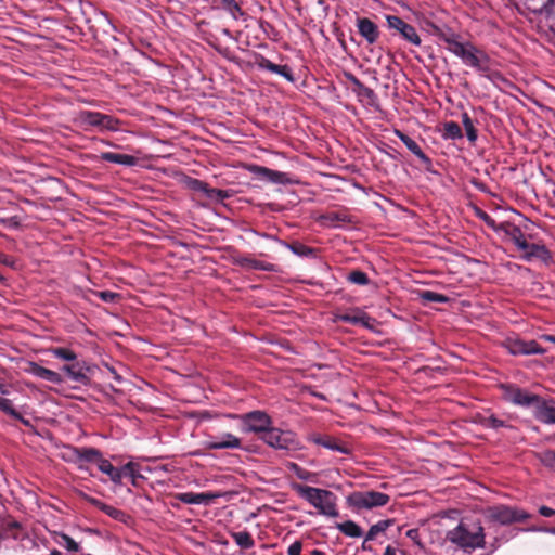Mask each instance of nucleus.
Listing matches in <instances>:
<instances>
[{
	"mask_svg": "<svg viewBox=\"0 0 555 555\" xmlns=\"http://www.w3.org/2000/svg\"><path fill=\"white\" fill-rule=\"evenodd\" d=\"M477 216L485 221V223L490 227L491 229L493 230H496L498 231V227L496 223H495V220L490 217L486 211L481 210V209H478L477 210Z\"/></svg>",
	"mask_w": 555,
	"mask_h": 555,
	"instance_id": "58",
	"label": "nucleus"
},
{
	"mask_svg": "<svg viewBox=\"0 0 555 555\" xmlns=\"http://www.w3.org/2000/svg\"><path fill=\"white\" fill-rule=\"evenodd\" d=\"M357 28L360 36L369 43L374 44L380 35L378 26L367 17L357 18Z\"/></svg>",
	"mask_w": 555,
	"mask_h": 555,
	"instance_id": "13",
	"label": "nucleus"
},
{
	"mask_svg": "<svg viewBox=\"0 0 555 555\" xmlns=\"http://www.w3.org/2000/svg\"><path fill=\"white\" fill-rule=\"evenodd\" d=\"M13 418L20 421L26 427H33L31 422L29 420L23 417V415L20 412H17V416H13Z\"/></svg>",
	"mask_w": 555,
	"mask_h": 555,
	"instance_id": "64",
	"label": "nucleus"
},
{
	"mask_svg": "<svg viewBox=\"0 0 555 555\" xmlns=\"http://www.w3.org/2000/svg\"><path fill=\"white\" fill-rule=\"evenodd\" d=\"M360 312H361L360 309H354L350 312L338 314L337 318L341 322L349 323L352 325H358V318H359Z\"/></svg>",
	"mask_w": 555,
	"mask_h": 555,
	"instance_id": "51",
	"label": "nucleus"
},
{
	"mask_svg": "<svg viewBox=\"0 0 555 555\" xmlns=\"http://www.w3.org/2000/svg\"><path fill=\"white\" fill-rule=\"evenodd\" d=\"M231 538L234 540V542L244 550H249L254 547L255 541L251 537V534L246 531H238V532H232Z\"/></svg>",
	"mask_w": 555,
	"mask_h": 555,
	"instance_id": "31",
	"label": "nucleus"
},
{
	"mask_svg": "<svg viewBox=\"0 0 555 555\" xmlns=\"http://www.w3.org/2000/svg\"><path fill=\"white\" fill-rule=\"evenodd\" d=\"M405 535L411 539L416 545L422 547V543L420 540V531L416 528L410 529L406 531Z\"/></svg>",
	"mask_w": 555,
	"mask_h": 555,
	"instance_id": "59",
	"label": "nucleus"
},
{
	"mask_svg": "<svg viewBox=\"0 0 555 555\" xmlns=\"http://www.w3.org/2000/svg\"><path fill=\"white\" fill-rule=\"evenodd\" d=\"M347 281L357 285H367L370 279L367 274L361 270H352L347 274Z\"/></svg>",
	"mask_w": 555,
	"mask_h": 555,
	"instance_id": "43",
	"label": "nucleus"
},
{
	"mask_svg": "<svg viewBox=\"0 0 555 555\" xmlns=\"http://www.w3.org/2000/svg\"><path fill=\"white\" fill-rule=\"evenodd\" d=\"M25 371L38 378L50 382L52 384H62L63 377L60 373L52 371L50 369L43 367L36 362H29Z\"/></svg>",
	"mask_w": 555,
	"mask_h": 555,
	"instance_id": "14",
	"label": "nucleus"
},
{
	"mask_svg": "<svg viewBox=\"0 0 555 555\" xmlns=\"http://www.w3.org/2000/svg\"><path fill=\"white\" fill-rule=\"evenodd\" d=\"M352 91L359 96V98H365L370 102H373L376 99V93L373 89L366 87L364 83H362L358 89H352Z\"/></svg>",
	"mask_w": 555,
	"mask_h": 555,
	"instance_id": "50",
	"label": "nucleus"
},
{
	"mask_svg": "<svg viewBox=\"0 0 555 555\" xmlns=\"http://www.w3.org/2000/svg\"><path fill=\"white\" fill-rule=\"evenodd\" d=\"M184 182L190 190L206 194L208 183L192 177H186Z\"/></svg>",
	"mask_w": 555,
	"mask_h": 555,
	"instance_id": "47",
	"label": "nucleus"
},
{
	"mask_svg": "<svg viewBox=\"0 0 555 555\" xmlns=\"http://www.w3.org/2000/svg\"><path fill=\"white\" fill-rule=\"evenodd\" d=\"M346 78L349 79L351 81V83L353 85V88L352 89H358L363 82L361 80H359L353 74L351 73H346L345 74Z\"/></svg>",
	"mask_w": 555,
	"mask_h": 555,
	"instance_id": "62",
	"label": "nucleus"
},
{
	"mask_svg": "<svg viewBox=\"0 0 555 555\" xmlns=\"http://www.w3.org/2000/svg\"><path fill=\"white\" fill-rule=\"evenodd\" d=\"M236 263L241 267L254 269V270H263V271H274V264L269 262H263L250 257H241L236 259Z\"/></svg>",
	"mask_w": 555,
	"mask_h": 555,
	"instance_id": "27",
	"label": "nucleus"
},
{
	"mask_svg": "<svg viewBox=\"0 0 555 555\" xmlns=\"http://www.w3.org/2000/svg\"><path fill=\"white\" fill-rule=\"evenodd\" d=\"M241 444V439L230 433L223 434L221 437H210L206 443L209 450L240 449Z\"/></svg>",
	"mask_w": 555,
	"mask_h": 555,
	"instance_id": "15",
	"label": "nucleus"
},
{
	"mask_svg": "<svg viewBox=\"0 0 555 555\" xmlns=\"http://www.w3.org/2000/svg\"><path fill=\"white\" fill-rule=\"evenodd\" d=\"M0 224L8 229L17 230L22 227V219L18 216L0 217Z\"/></svg>",
	"mask_w": 555,
	"mask_h": 555,
	"instance_id": "49",
	"label": "nucleus"
},
{
	"mask_svg": "<svg viewBox=\"0 0 555 555\" xmlns=\"http://www.w3.org/2000/svg\"><path fill=\"white\" fill-rule=\"evenodd\" d=\"M287 467L301 480L314 481L317 477L315 473L302 468L297 463L291 462L288 463Z\"/></svg>",
	"mask_w": 555,
	"mask_h": 555,
	"instance_id": "40",
	"label": "nucleus"
},
{
	"mask_svg": "<svg viewBox=\"0 0 555 555\" xmlns=\"http://www.w3.org/2000/svg\"><path fill=\"white\" fill-rule=\"evenodd\" d=\"M396 134L406 146V149L413 153L426 168L431 166V159L422 151L420 145L412 138L400 130H396Z\"/></svg>",
	"mask_w": 555,
	"mask_h": 555,
	"instance_id": "22",
	"label": "nucleus"
},
{
	"mask_svg": "<svg viewBox=\"0 0 555 555\" xmlns=\"http://www.w3.org/2000/svg\"><path fill=\"white\" fill-rule=\"evenodd\" d=\"M102 113L92 111H81L76 117V122L83 130H88L90 127H96L101 129Z\"/></svg>",
	"mask_w": 555,
	"mask_h": 555,
	"instance_id": "23",
	"label": "nucleus"
},
{
	"mask_svg": "<svg viewBox=\"0 0 555 555\" xmlns=\"http://www.w3.org/2000/svg\"><path fill=\"white\" fill-rule=\"evenodd\" d=\"M535 457L542 465L555 472V449L537 452Z\"/></svg>",
	"mask_w": 555,
	"mask_h": 555,
	"instance_id": "36",
	"label": "nucleus"
},
{
	"mask_svg": "<svg viewBox=\"0 0 555 555\" xmlns=\"http://www.w3.org/2000/svg\"><path fill=\"white\" fill-rule=\"evenodd\" d=\"M311 441L318 446H322L328 450L337 451L341 454H349L351 449L348 444L340 442L334 437L331 436H322V435H312Z\"/></svg>",
	"mask_w": 555,
	"mask_h": 555,
	"instance_id": "19",
	"label": "nucleus"
},
{
	"mask_svg": "<svg viewBox=\"0 0 555 555\" xmlns=\"http://www.w3.org/2000/svg\"><path fill=\"white\" fill-rule=\"evenodd\" d=\"M534 416L544 424H555V400L542 398L537 410H534Z\"/></svg>",
	"mask_w": 555,
	"mask_h": 555,
	"instance_id": "20",
	"label": "nucleus"
},
{
	"mask_svg": "<svg viewBox=\"0 0 555 555\" xmlns=\"http://www.w3.org/2000/svg\"><path fill=\"white\" fill-rule=\"evenodd\" d=\"M79 498L82 499L85 502L91 504L92 506L99 508L100 511H102L103 513H105L107 516L112 517L115 520H122V518L125 517V513L121 509L108 505L85 492H79Z\"/></svg>",
	"mask_w": 555,
	"mask_h": 555,
	"instance_id": "16",
	"label": "nucleus"
},
{
	"mask_svg": "<svg viewBox=\"0 0 555 555\" xmlns=\"http://www.w3.org/2000/svg\"><path fill=\"white\" fill-rule=\"evenodd\" d=\"M386 22L388 28L395 31L393 35L401 36L402 39L413 46H421L422 39L413 25L408 24L397 15H386Z\"/></svg>",
	"mask_w": 555,
	"mask_h": 555,
	"instance_id": "8",
	"label": "nucleus"
},
{
	"mask_svg": "<svg viewBox=\"0 0 555 555\" xmlns=\"http://www.w3.org/2000/svg\"><path fill=\"white\" fill-rule=\"evenodd\" d=\"M250 171L253 173H255L256 176H258L259 178L266 179L273 183L285 184V183L289 182L287 173L278 171V170H273L268 167L254 165V166H251Z\"/></svg>",
	"mask_w": 555,
	"mask_h": 555,
	"instance_id": "18",
	"label": "nucleus"
},
{
	"mask_svg": "<svg viewBox=\"0 0 555 555\" xmlns=\"http://www.w3.org/2000/svg\"><path fill=\"white\" fill-rule=\"evenodd\" d=\"M498 231H501L507 235L518 249L521 250L528 247V242L525 238V234L518 225L509 222H503L499 224Z\"/></svg>",
	"mask_w": 555,
	"mask_h": 555,
	"instance_id": "17",
	"label": "nucleus"
},
{
	"mask_svg": "<svg viewBox=\"0 0 555 555\" xmlns=\"http://www.w3.org/2000/svg\"><path fill=\"white\" fill-rule=\"evenodd\" d=\"M375 323H376L375 319L371 318L366 312L361 310L359 318H358V325H361L369 330H373Z\"/></svg>",
	"mask_w": 555,
	"mask_h": 555,
	"instance_id": "54",
	"label": "nucleus"
},
{
	"mask_svg": "<svg viewBox=\"0 0 555 555\" xmlns=\"http://www.w3.org/2000/svg\"><path fill=\"white\" fill-rule=\"evenodd\" d=\"M241 421L242 431L256 434L261 439L273 425L272 418L263 411H251L241 415H232Z\"/></svg>",
	"mask_w": 555,
	"mask_h": 555,
	"instance_id": "4",
	"label": "nucleus"
},
{
	"mask_svg": "<svg viewBox=\"0 0 555 555\" xmlns=\"http://www.w3.org/2000/svg\"><path fill=\"white\" fill-rule=\"evenodd\" d=\"M287 247L292 250L293 254L299 257H315L317 250L312 247H309L300 242H294L287 245Z\"/></svg>",
	"mask_w": 555,
	"mask_h": 555,
	"instance_id": "37",
	"label": "nucleus"
},
{
	"mask_svg": "<svg viewBox=\"0 0 555 555\" xmlns=\"http://www.w3.org/2000/svg\"><path fill=\"white\" fill-rule=\"evenodd\" d=\"M98 468L105 475H107L112 482L115 485H121V467L117 468L107 459H102L98 465Z\"/></svg>",
	"mask_w": 555,
	"mask_h": 555,
	"instance_id": "26",
	"label": "nucleus"
},
{
	"mask_svg": "<svg viewBox=\"0 0 555 555\" xmlns=\"http://www.w3.org/2000/svg\"><path fill=\"white\" fill-rule=\"evenodd\" d=\"M321 219L331 223V224H334L335 222H339V221H346L347 220V216L346 215H340L338 212H335V211H331V212H327L323 216H321Z\"/></svg>",
	"mask_w": 555,
	"mask_h": 555,
	"instance_id": "57",
	"label": "nucleus"
},
{
	"mask_svg": "<svg viewBox=\"0 0 555 555\" xmlns=\"http://www.w3.org/2000/svg\"><path fill=\"white\" fill-rule=\"evenodd\" d=\"M0 410L12 417L17 416V411L13 408L12 401L9 399L0 397Z\"/></svg>",
	"mask_w": 555,
	"mask_h": 555,
	"instance_id": "55",
	"label": "nucleus"
},
{
	"mask_svg": "<svg viewBox=\"0 0 555 555\" xmlns=\"http://www.w3.org/2000/svg\"><path fill=\"white\" fill-rule=\"evenodd\" d=\"M296 494L327 517H338L337 496L330 490L314 488L301 483H292Z\"/></svg>",
	"mask_w": 555,
	"mask_h": 555,
	"instance_id": "2",
	"label": "nucleus"
},
{
	"mask_svg": "<svg viewBox=\"0 0 555 555\" xmlns=\"http://www.w3.org/2000/svg\"><path fill=\"white\" fill-rule=\"evenodd\" d=\"M256 65L260 69H264L268 72H271L273 74H278L282 77H284L287 81L294 82L295 76L293 74L292 68L288 65H278L271 62L269 59L264 57L261 54H258L256 56Z\"/></svg>",
	"mask_w": 555,
	"mask_h": 555,
	"instance_id": "12",
	"label": "nucleus"
},
{
	"mask_svg": "<svg viewBox=\"0 0 555 555\" xmlns=\"http://www.w3.org/2000/svg\"><path fill=\"white\" fill-rule=\"evenodd\" d=\"M100 158L108 163L119 164L124 166H134L138 163L137 157L132 155L113 152H103L100 155Z\"/></svg>",
	"mask_w": 555,
	"mask_h": 555,
	"instance_id": "24",
	"label": "nucleus"
},
{
	"mask_svg": "<svg viewBox=\"0 0 555 555\" xmlns=\"http://www.w3.org/2000/svg\"><path fill=\"white\" fill-rule=\"evenodd\" d=\"M522 250L526 251L527 258L534 257L543 261H548L551 259V253L544 245L528 243V247H526V249Z\"/></svg>",
	"mask_w": 555,
	"mask_h": 555,
	"instance_id": "28",
	"label": "nucleus"
},
{
	"mask_svg": "<svg viewBox=\"0 0 555 555\" xmlns=\"http://www.w3.org/2000/svg\"><path fill=\"white\" fill-rule=\"evenodd\" d=\"M62 371L65 372L68 375V377L74 382L83 385H87L89 383V377L83 373V367L78 362L64 365L62 367Z\"/></svg>",
	"mask_w": 555,
	"mask_h": 555,
	"instance_id": "25",
	"label": "nucleus"
},
{
	"mask_svg": "<svg viewBox=\"0 0 555 555\" xmlns=\"http://www.w3.org/2000/svg\"><path fill=\"white\" fill-rule=\"evenodd\" d=\"M218 495L210 492H183L175 494V499L184 504H210Z\"/></svg>",
	"mask_w": 555,
	"mask_h": 555,
	"instance_id": "21",
	"label": "nucleus"
},
{
	"mask_svg": "<svg viewBox=\"0 0 555 555\" xmlns=\"http://www.w3.org/2000/svg\"><path fill=\"white\" fill-rule=\"evenodd\" d=\"M302 550L301 541H295L288 546L287 554L288 555H300Z\"/></svg>",
	"mask_w": 555,
	"mask_h": 555,
	"instance_id": "60",
	"label": "nucleus"
},
{
	"mask_svg": "<svg viewBox=\"0 0 555 555\" xmlns=\"http://www.w3.org/2000/svg\"><path fill=\"white\" fill-rule=\"evenodd\" d=\"M393 524V519L379 520L375 525L371 526L365 535V541L374 540L377 534L385 532Z\"/></svg>",
	"mask_w": 555,
	"mask_h": 555,
	"instance_id": "32",
	"label": "nucleus"
},
{
	"mask_svg": "<svg viewBox=\"0 0 555 555\" xmlns=\"http://www.w3.org/2000/svg\"><path fill=\"white\" fill-rule=\"evenodd\" d=\"M205 195L210 199L222 203L224 199L232 196V192L230 190L215 189L208 185Z\"/></svg>",
	"mask_w": 555,
	"mask_h": 555,
	"instance_id": "42",
	"label": "nucleus"
},
{
	"mask_svg": "<svg viewBox=\"0 0 555 555\" xmlns=\"http://www.w3.org/2000/svg\"><path fill=\"white\" fill-rule=\"evenodd\" d=\"M441 137L444 140H457L463 138V132L455 121H447L442 126Z\"/></svg>",
	"mask_w": 555,
	"mask_h": 555,
	"instance_id": "29",
	"label": "nucleus"
},
{
	"mask_svg": "<svg viewBox=\"0 0 555 555\" xmlns=\"http://www.w3.org/2000/svg\"><path fill=\"white\" fill-rule=\"evenodd\" d=\"M21 529V525L18 521L14 520L11 517H7L0 520V530L5 535H11L13 538H17V531Z\"/></svg>",
	"mask_w": 555,
	"mask_h": 555,
	"instance_id": "33",
	"label": "nucleus"
},
{
	"mask_svg": "<svg viewBox=\"0 0 555 555\" xmlns=\"http://www.w3.org/2000/svg\"><path fill=\"white\" fill-rule=\"evenodd\" d=\"M462 124L464 126L468 141L470 143H475L478 138V132L477 129L475 128L473 119L466 112L462 114Z\"/></svg>",
	"mask_w": 555,
	"mask_h": 555,
	"instance_id": "38",
	"label": "nucleus"
},
{
	"mask_svg": "<svg viewBox=\"0 0 555 555\" xmlns=\"http://www.w3.org/2000/svg\"><path fill=\"white\" fill-rule=\"evenodd\" d=\"M420 297L427 302L448 304L451 300L448 296L433 291H422L420 292Z\"/></svg>",
	"mask_w": 555,
	"mask_h": 555,
	"instance_id": "41",
	"label": "nucleus"
},
{
	"mask_svg": "<svg viewBox=\"0 0 555 555\" xmlns=\"http://www.w3.org/2000/svg\"><path fill=\"white\" fill-rule=\"evenodd\" d=\"M101 130L116 131L119 129L120 121L111 115L102 113Z\"/></svg>",
	"mask_w": 555,
	"mask_h": 555,
	"instance_id": "46",
	"label": "nucleus"
},
{
	"mask_svg": "<svg viewBox=\"0 0 555 555\" xmlns=\"http://www.w3.org/2000/svg\"><path fill=\"white\" fill-rule=\"evenodd\" d=\"M468 47V42H465V43H462L459 41V38H455V39H452L449 43H448V50L453 53L454 55H456L457 57H460L464 50Z\"/></svg>",
	"mask_w": 555,
	"mask_h": 555,
	"instance_id": "48",
	"label": "nucleus"
},
{
	"mask_svg": "<svg viewBox=\"0 0 555 555\" xmlns=\"http://www.w3.org/2000/svg\"><path fill=\"white\" fill-rule=\"evenodd\" d=\"M61 538L63 540L62 545L72 553L78 552L80 550V545L68 534L62 533Z\"/></svg>",
	"mask_w": 555,
	"mask_h": 555,
	"instance_id": "53",
	"label": "nucleus"
},
{
	"mask_svg": "<svg viewBox=\"0 0 555 555\" xmlns=\"http://www.w3.org/2000/svg\"><path fill=\"white\" fill-rule=\"evenodd\" d=\"M501 388L503 390V398L515 405L525 408L534 406V410H537L542 399L540 396L531 393L516 385H502Z\"/></svg>",
	"mask_w": 555,
	"mask_h": 555,
	"instance_id": "7",
	"label": "nucleus"
},
{
	"mask_svg": "<svg viewBox=\"0 0 555 555\" xmlns=\"http://www.w3.org/2000/svg\"><path fill=\"white\" fill-rule=\"evenodd\" d=\"M336 528L347 537L360 538L363 534L361 527L352 520L336 524Z\"/></svg>",
	"mask_w": 555,
	"mask_h": 555,
	"instance_id": "30",
	"label": "nucleus"
},
{
	"mask_svg": "<svg viewBox=\"0 0 555 555\" xmlns=\"http://www.w3.org/2000/svg\"><path fill=\"white\" fill-rule=\"evenodd\" d=\"M50 351L55 358L64 361H75L77 359V354L68 348L55 347Z\"/></svg>",
	"mask_w": 555,
	"mask_h": 555,
	"instance_id": "44",
	"label": "nucleus"
},
{
	"mask_svg": "<svg viewBox=\"0 0 555 555\" xmlns=\"http://www.w3.org/2000/svg\"><path fill=\"white\" fill-rule=\"evenodd\" d=\"M539 514L544 517H552V516H555V509H553L548 506L542 505L539 508Z\"/></svg>",
	"mask_w": 555,
	"mask_h": 555,
	"instance_id": "61",
	"label": "nucleus"
},
{
	"mask_svg": "<svg viewBox=\"0 0 555 555\" xmlns=\"http://www.w3.org/2000/svg\"><path fill=\"white\" fill-rule=\"evenodd\" d=\"M94 295L99 297L104 302H115L116 299L119 298V294L111 292V291H99L94 292Z\"/></svg>",
	"mask_w": 555,
	"mask_h": 555,
	"instance_id": "56",
	"label": "nucleus"
},
{
	"mask_svg": "<svg viewBox=\"0 0 555 555\" xmlns=\"http://www.w3.org/2000/svg\"><path fill=\"white\" fill-rule=\"evenodd\" d=\"M487 517L492 521L507 526L516 522H524L531 518V515L524 509L499 504L487 509Z\"/></svg>",
	"mask_w": 555,
	"mask_h": 555,
	"instance_id": "5",
	"label": "nucleus"
},
{
	"mask_svg": "<svg viewBox=\"0 0 555 555\" xmlns=\"http://www.w3.org/2000/svg\"><path fill=\"white\" fill-rule=\"evenodd\" d=\"M67 459L78 465V467L82 468V463H95L99 465L100 461L103 459L102 452L92 447H74L67 446Z\"/></svg>",
	"mask_w": 555,
	"mask_h": 555,
	"instance_id": "10",
	"label": "nucleus"
},
{
	"mask_svg": "<svg viewBox=\"0 0 555 555\" xmlns=\"http://www.w3.org/2000/svg\"><path fill=\"white\" fill-rule=\"evenodd\" d=\"M434 35L441 41L446 42L447 44L455 38H459L460 36L455 33H453L450 28H440L435 26L434 27Z\"/></svg>",
	"mask_w": 555,
	"mask_h": 555,
	"instance_id": "45",
	"label": "nucleus"
},
{
	"mask_svg": "<svg viewBox=\"0 0 555 555\" xmlns=\"http://www.w3.org/2000/svg\"><path fill=\"white\" fill-rule=\"evenodd\" d=\"M0 263L9 267H14V260L2 253H0Z\"/></svg>",
	"mask_w": 555,
	"mask_h": 555,
	"instance_id": "63",
	"label": "nucleus"
},
{
	"mask_svg": "<svg viewBox=\"0 0 555 555\" xmlns=\"http://www.w3.org/2000/svg\"><path fill=\"white\" fill-rule=\"evenodd\" d=\"M479 424L485 428L499 429L503 427H509V425L495 415L479 416Z\"/></svg>",
	"mask_w": 555,
	"mask_h": 555,
	"instance_id": "39",
	"label": "nucleus"
},
{
	"mask_svg": "<svg viewBox=\"0 0 555 555\" xmlns=\"http://www.w3.org/2000/svg\"><path fill=\"white\" fill-rule=\"evenodd\" d=\"M220 4L234 20H238L245 14L241 3L236 0H220Z\"/></svg>",
	"mask_w": 555,
	"mask_h": 555,
	"instance_id": "34",
	"label": "nucleus"
},
{
	"mask_svg": "<svg viewBox=\"0 0 555 555\" xmlns=\"http://www.w3.org/2000/svg\"><path fill=\"white\" fill-rule=\"evenodd\" d=\"M275 450L297 451L301 448L297 435L291 430H283L272 426L260 439Z\"/></svg>",
	"mask_w": 555,
	"mask_h": 555,
	"instance_id": "3",
	"label": "nucleus"
},
{
	"mask_svg": "<svg viewBox=\"0 0 555 555\" xmlns=\"http://www.w3.org/2000/svg\"><path fill=\"white\" fill-rule=\"evenodd\" d=\"M446 540L464 552L483 548L485 529L479 520L462 519L456 527L447 532Z\"/></svg>",
	"mask_w": 555,
	"mask_h": 555,
	"instance_id": "1",
	"label": "nucleus"
},
{
	"mask_svg": "<svg viewBox=\"0 0 555 555\" xmlns=\"http://www.w3.org/2000/svg\"><path fill=\"white\" fill-rule=\"evenodd\" d=\"M126 476L131 478L132 486H138V480L142 479L143 476L138 473V464L134 462H128L121 467V479Z\"/></svg>",
	"mask_w": 555,
	"mask_h": 555,
	"instance_id": "35",
	"label": "nucleus"
},
{
	"mask_svg": "<svg viewBox=\"0 0 555 555\" xmlns=\"http://www.w3.org/2000/svg\"><path fill=\"white\" fill-rule=\"evenodd\" d=\"M460 57L466 65L472 66L480 72L489 70L488 55L472 42H468V47L464 50Z\"/></svg>",
	"mask_w": 555,
	"mask_h": 555,
	"instance_id": "11",
	"label": "nucleus"
},
{
	"mask_svg": "<svg viewBox=\"0 0 555 555\" xmlns=\"http://www.w3.org/2000/svg\"><path fill=\"white\" fill-rule=\"evenodd\" d=\"M535 0H524L527 8L532 11L533 13H550L548 2L550 1H543L540 5L534 4Z\"/></svg>",
	"mask_w": 555,
	"mask_h": 555,
	"instance_id": "52",
	"label": "nucleus"
},
{
	"mask_svg": "<svg viewBox=\"0 0 555 555\" xmlns=\"http://www.w3.org/2000/svg\"><path fill=\"white\" fill-rule=\"evenodd\" d=\"M390 501V496L378 491H356L348 495L347 503L357 509H372L374 507L385 506Z\"/></svg>",
	"mask_w": 555,
	"mask_h": 555,
	"instance_id": "6",
	"label": "nucleus"
},
{
	"mask_svg": "<svg viewBox=\"0 0 555 555\" xmlns=\"http://www.w3.org/2000/svg\"><path fill=\"white\" fill-rule=\"evenodd\" d=\"M502 345L513 356L543 354L546 351L533 339L524 340L517 337H507Z\"/></svg>",
	"mask_w": 555,
	"mask_h": 555,
	"instance_id": "9",
	"label": "nucleus"
}]
</instances>
